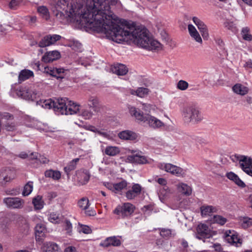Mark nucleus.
<instances>
[{
    "label": "nucleus",
    "instance_id": "nucleus-57",
    "mask_svg": "<svg viewBox=\"0 0 252 252\" xmlns=\"http://www.w3.org/2000/svg\"><path fill=\"white\" fill-rule=\"evenodd\" d=\"M243 67L247 70L252 68V61L251 60L246 62L243 65Z\"/></svg>",
    "mask_w": 252,
    "mask_h": 252
},
{
    "label": "nucleus",
    "instance_id": "nucleus-14",
    "mask_svg": "<svg viewBox=\"0 0 252 252\" xmlns=\"http://www.w3.org/2000/svg\"><path fill=\"white\" fill-rule=\"evenodd\" d=\"M145 122L149 126L154 129H160L165 126L164 124L160 120L151 115H146Z\"/></svg>",
    "mask_w": 252,
    "mask_h": 252
},
{
    "label": "nucleus",
    "instance_id": "nucleus-36",
    "mask_svg": "<svg viewBox=\"0 0 252 252\" xmlns=\"http://www.w3.org/2000/svg\"><path fill=\"white\" fill-rule=\"evenodd\" d=\"M33 76V73L32 71L28 69H24L20 72L19 75V80L20 81H24Z\"/></svg>",
    "mask_w": 252,
    "mask_h": 252
},
{
    "label": "nucleus",
    "instance_id": "nucleus-8",
    "mask_svg": "<svg viewBox=\"0 0 252 252\" xmlns=\"http://www.w3.org/2000/svg\"><path fill=\"white\" fill-rule=\"evenodd\" d=\"M223 237L231 245L239 247L242 244V240L238 237V234L234 230L226 231L223 234Z\"/></svg>",
    "mask_w": 252,
    "mask_h": 252
},
{
    "label": "nucleus",
    "instance_id": "nucleus-1",
    "mask_svg": "<svg viewBox=\"0 0 252 252\" xmlns=\"http://www.w3.org/2000/svg\"><path fill=\"white\" fill-rule=\"evenodd\" d=\"M110 5L121 7L122 4L119 0H57L52 11L58 18L104 33L114 42L131 40L148 50L162 49L161 43L149 36L146 29L119 18Z\"/></svg>",
    "mask_w": 252,
    "mask_h": 252
},
{
    "label": "nucleus",
    "instance_id": "nucleus-7",
    "mask_svg": "<svg viewBox=\"0 0 252 252\" xmlns=\"http://www.w3.org/2000/svg\"><path fill=\"white\" fill-rule=\"evenodd\" d=\"M159 169L164 170L176 176H183L185 171L181 167L171 163H160L158 164Z\"/></svg>",
    "mask_w": 252,
    "mask_h": 252
},
{
    "label": "nucleus",
    "instance_id": "nucleus-22",
    "mask_svg": "<svg viewBox=\"0 0 252 252\" xmlns=\"http://www.w3.org/2000/svg\"><path fill=\"white\" fill-rule=\"evenodd\" d=\"M141 191V187L138 184H134L131 188V189L128 190L126 193V197L128 200H131L134 199L138 194L140 193Z\"/></svg>",
    "mask_w": 252,
    "mask_h": 252
},
{
    "label": "nucleus",
    "instance_id": "nucleus-16",
    "mask_svg": "<svg viewBox=\"0 0 252 252\" xmlns=\"http://www.w3.org/2000/svg\"><path fill=\"white\" fill-rule=\"evenodd\" d=\"M61 58V54L57 50L47 52L43 56L42 60L45 63L52 62L59 59Z\"/></svg>",
    "mask_w": 252,
    "mask_h": 252
},
{
    "label": "nucleus",
    "instance_id": "nucleus-32",
    "mask_svg": "<svg viewBox=\"0 0 252 252\" xmlns=\"http://www.w3.org/2000/svg\"><path fill=\"white\" fill-rule=\"evenodd\" d=\"M35 237L36 240H40V237L44 235L46 232V229L44 224L42 223H38L35 227Z\"/></svg>",
    "mask_w": 252,
    "mask_h": 252
},
{
    "label": "nucleus",
    "instance_id": "nucleus-23",
    "mask_svg": "<svg viewBox=\"0 0 252 252\" xmlns=\"http://www.w3.org/2000/svg\"><path fill=\"white\" fill-rule=\"evenodd\" d=\"M111 71L118 75H125L128 72L127 67L121 63L115 64L111 66Z\"/></svg>",
    "mask_w": 252,
    "mask_h": 252
},
{
    "label": "nucleus",
    "instance_id": "nucleus-19",
    "mask_svg": "<svg viewBox=\"0 0 252 252\" xmlns=\"http://www.w3.org/2000/svg\"><path fill=\"white\" fill-rule=\"evenodd\" d=\"M188 29L191 38L197 43L202 44L203 42L202 39L195 27L191 24H189Z\"/></svg>",
    "mask_w": 252,
    "mask_h": 252
},
{
    "label": "nucleus",
    "instance_id": "nucleus-58",
    "mask_svg": "<svg viewBox=\"0 0 252 252\" xmlns=\"http://www.w3.org/2000/svg\"><path fill=\"white\" fill-rule=\"evenodd\" d=\"M1 118L2 119L10 120L13 118V116L8 113L4 112L1 115Z\"/></svg>",
    "mask_w": 252,
    "mask_h": 252
},
{
    "label": "nucleus",
    "instance_id": "nucleus-56",
    "mask_svg": "<svg viewBox=\"0 0 252 252\" xmlns=\"http://www.w3.org/2000/svg\"><path fill=\"white\" fill-rule=\"evenodd\" d=\"M55 68L52 66H46L44 68V72L55 76Z\"/></svg>",
    "mask_w": 252,
    "mask_h": 252
},
{
    "label": "nucleus",
    "instance_id": "nucleus-9",
    "mask_svg": "<svg viewBox=\"0 0 252 252\" xmlns=\"http://www.w3.org/2000/svg\"><path fill=\"white\" fill-rule=\"evenodd\" d=\"M135 209L133 205L130 203H125L122 206H118L115 209L114 213L122 217L131 215Z\"/></svg>",
    "mask_w": 252,
    "mask_h": 252
},
{
    "label": "nucleus",
    "instance_id": "nucleus-47",
    "mask_svg": "<svg viewBox=\"0 0 252 252\" xmlns=\"http://www.w3.org/2000/svg\"><path fill=\"white\" fill-rule=\"evenodd\" d=\"M78 231L80 233H83L84 234H90L92 232V229L90 227L87 225L79 224L77 228Z\"/></svg>",
    "mask_w": 252,
    "mask_h": 252
},
{
    "label": "nucleus",
    "instance_id": "nucleus-59",
    "mask_svg": "<svg viewBox=\"0 0 252 252\" xmlns=\"http://www.w3.org/2000/svg\"><path fill=\"white\" fill-rule=\"evenodd\" d=\"M38 160L40 163L43 164L47 163L49 162V159L43 156H40Z\"/></svg>",
    "mask_w": 252,
    "mask_h": 252
},
{
    "label": "nucleus",
    "instance_id": "nucleus-60",
    "mask_svg": "<svg viewBox=\"0 0 252 252\" xmlns=\"http://www.w3.org/2000/svg\"><path fill=\"white\" fill-rule=\"evenodd\" d=\"M64 252H78L76 248L73 246L67 247L65 250Z\"/></svg>",
    "mask_w": 252,
    "mask_h": 252
},
{
    "label": "nucleus",
    "instance_id": "nucleus-45",
    "mask_svg": "<svg viewBox=\"0 0 252 252\" xmlns=\"http://www.w3.org/2000/svg\"><path fill=\"white\" fill-rule=\"evenodd\" d=\"M115 192L118 193L127 186V183L125 181H122L119 183L114 184Z\"/></svg>",
    "mask_w": 252,
    "mask_h": 252
},
{
    "label": "nucleus",
    "instance_id": "nucleus-11",
    "mask_svg": "<svg viewBox=\"0 0 252 252\" xmlns=\"http://www.w3.org/2000/svg\"><path fill=\"white\" fill-rule=\"evenodd\" d=\"M78 206L82 210L85 211L86 215L94 216L95 215V212L89 208L90 203L87 197H84L80 199L78 201Z\"/></svg>",
    "mask_w": 252,
    "mask_h": 252
},
{
    "label": "nucleus",
    "instance_id": "nucleus-52",
    "mask_svg": "<svg viewBox=\"0 0 252 252\" xmlns=\"http://www.w3.org/2000/svg\"><path fill=\"white\" fill-rule=\"evenodd\" d=\"M160 235L164 238H168L172 236V233L170 229H162L160 232Z\"/></svg>",
    "mask_w": 252,
    "mask_h": 252
},
{
    "label": "nucleus",
    "instance_id": "nucleus-53",
    "mask_svg": "<svg viewBox=\"0 0 252 252\" xmlns=\"http://www.w3.org/2000/svg\"><path fill=\"white\" fill-rule=\"evenodd\" d=\"M70 46L75 50L80 51L82 48V44L77 41H73L70 43Z\"/></svg>",
    "mask_w": 252,
    "mask_h": 252
},
{
    "label": "nucleus",
    "instance_id": "nucleus-63",
    "mask_svg": "<svg viewBox=\"0 0 252 252\" xmlns=\"http://www.w3.org/2000/svg\"><path fill=\"white\" fill-rule=\"evenodd\" d=\"M18 156L19 158H23V159L26 158H28L29 157L28 154H27L26 152H22L20 153L18 155Z\"/></svg>",
    "mask_w": 252,
    "mask_h": 252
},
{
    "label": "nucleus",
    "instance_id": "nucleus-28",
    "mask_svg": "<svg viewBox=\"0 0 252 252\" xmlns=\"http://www.w3.org/2000/svg\"><path fill=\"white\" fill-rule=\"evenodd\" d=\"M226 176L228 179L234 182L239 187L244 188L246 186L245 184L234 173L232 172H228L226 173Z\"/></svg>",
    "mask_w": 252,
    "mask_h": 252
},
{
    "label": "nucleus",
    "instance_id": "nucleus-2",
    "mask_svg": "<svg viewBox=\"0 0 252 252\" xmlns=\"http://www.w3.org/2000/svg\"><path fill=\"white\" fill-rule=\"evenodd\" d=\"M17 95L26 100L37 101V104L45 109L53 108L58 114H66V104L68 98H59L46 100L37 99L40 98L41 93L34 87H21L17 92Z\"/></svg>",
    "mask_w": 252,
    "mask_h": 252
},
{
    "label": "nucleus",
    "instance_id": "nucleus-43",
    "mask_svg": "<svg viewBox=\"0 0 252 252\" xmlns=\"http://www.w3.org/2000/svg\"><path fill=\"white\" fill-rule=\"evenodd\" d=\"M33 189V183L32 182H28L24 187L22 194L23 196L29 195L32 191Z\"/></svg>",
    "mask_w": 252,
    "mask_h": 252
},
{
    "label": "nucleus",
    "instance_id": "nucleus-4",
    "mask_svg": "<svg viewBox=\"0 0 252 252\" xmlns=\"http://www.w3.org/2000/svg\"><path fill=\"white\" fill-rule=\"evenodd\" d=\"M129 151L132 155H128L126 157V159L131 163L143 164L151 163L153 161L152 159L143 156L141 151L134 150H129Z\"/></svg>",
    "mask_w": 252,
    "mask_h": 252
},
{
    "label": "nucleus",
    "instance_id": "nucleus-29",
    "mask_svg": "<svg viewBox=\"0 0 252 252\" xmlns=\"http://www.w3.org/2000/svg\"><path fill=\"white\" fill-rule=\"evenodd\" d=\"M120 149L117 146H108L104 150V153L109 156L114 157L120 154Z\"/></svg>",
    "mask_w": 252,
    "mask_h": 252
},
{
    "label": "nucleus",
    "instance_id": "nucleus-54",
    "mask_svg": "<svg viewBox=\"0 0 252 252\" xmlns=\"http://www.w3.org/2000/svg\"><path fill=\"white\" fill-rule=\"evenodd\" d=\"M16 126L14 123H7L4 126L3 128L7 131H13L16 129Z\"/></svg>",
    "mask_w": 252,
    "mask_h": 252
},
{
    "label": "nucleus",
    "instance_id": "nucleus-44",
    "mask_svg": "<svg viewBox=\"0 0 252 252\" xmlns=\"http://www.w3.org/2000/svg\"><path fill=\"white\" fill-rule=\"evenodd\" d=\"M99 103L98 99L95 96H91L88 99V105L90 108H96Z\"/></svg>",
    "mask_w": 252,
    "mask_h": 252
},
{
    "label": "nucleus",
    "instance_id": "nucleus-18",
    "mask_svg": "<svg viewBox=\"0 0 252 252\" xmlns=\"http://www.w3.org/2000/svg\"><path fill=\"white\" fill-rule=\"evenodd\" d=\"M80 108V105L68 99L66 104V114L65 115L78 114Z\"/></svg>",
    "mask_w": 252,
    "mask_h": 252
},
{
    "label": "nucleus",
    "instance_id": "nucleus-41",
    "mask_svg": "<svg viewBox=\"0 0 252 252\" xmlns=\"http://www.w3.org/2000/svg\"><path fill=\"white\" fill-rule=\"evenodd\" d=\"M241 34L245 40L248 41L252 40V35L250 33V30L248 27H244L242 29Z\"/></svg>",
    "mask_w": 252,
    "mask_h": 252
},
{
    "label": "nucleus",
    "instance_id": "nucleus-3",
    "mask_svg": "<svg viewBox=\"0 0 252 252\" xmlns=\"http://www.w3.org/2000/svg\"><path fill=\"white\" fill-rule=\"evenodd\" d=\"M182 116L185 122L196 124L204 119L200 109L193 105H189L183 107Z\"/></svg>",
    "mask_w": 252,
    "mask_h": 252
},
{
    "label": "nucleus",
    "instance_id": "nucleus-17",
    "mask_svg": "<svg viewBox=\"0 0 252 252\" xmlns=\"http://www.w3.org/2000/svg\"><path fill=\"white\" fill-rule=\"evenodd\" d=\"M232 89L235 94L241 96L247 94L249 92V88L247 84L239 83L235 84Z\"/></svg>",
    "mask_w": 252,
    "mask_h": 252
},
{
    "label": "nucleus",
    "instance_id": "nucleus-35",
    "mask_svg": "<svg viewBox=\"0 0 252 252\" xmlns=\"http://www.w3.org/2000/svg\"><path fill=\"white\" fill-rule=\"evenodd\" d=\"M45 176L46 177L52 178L53 179L58 180L61 178V172L57 170H48L45 171Z\"/></svg>",
    "mask_w": 252,
    "mask_h": 252
},
{
    "label": "nucleus",
    "instance_id": "nucleus-51",
    "mask_svg": "<svg viewBox=\"0 0 252 252\" xmlns=\"http://www.w3.org/2000/svg\"><path fill=\"white\" fill-rule=\"evenodd\" d=\"M89 129L91 131L97 133L99 135H102L104 137H106L107 136V133L106 132L102 131L94 126H90Z\"/></svg>",
    "mask_w": 252,
    "mask_h": 252
},
{
    "label": "nucleus",
    "instance_id": "nucleus-46",
    "mask_svg": "<svg viewBox=\"0 0 252 252\" xmlns=\"http://www.w3.org/2000/svg\"><path fill=\"white\" fill-rule=\"evenodd\" d=\"M189 86V83L187 81L181 80L177 83L176 88L179 90L185 91L188 88Z\"/></svg>",
    "mask_w": 252,
    "mask_h": 252
},
{
    "label": "nucleus",
    "instance_id": "nucleus-48",
    "mask_svg": "<svg viewBox=\"0 0 252 252\" xmlns=\"http://www.w3.org/2000/svg\"><path fill=\"white\" fill-rule=\"evenodd\" d=\"M213 221L222 225L226 222L227 220L221 216L215 215L213 217Z\"/></svg>",
    "mask_w": 252,
    "mask_h": 252
},
{
    "label": "nucleus",
    "instance_id": "nucleus-38",
    "mask_svg": "<svg viewBox=\"0 0 252 252\" xmlns=\"http://www.w3.org/2000/svg\"><path fill=\"white\" fill-rule=\"evenodd\" d=\"M223 25L225 28L232 32L236 33L238 31L236 25L233 21L227 19L224 22Z\"/></svg>",
    "mask_w": 252,
    "mask_h": 252
},
{
    "label": "nucleus",
    "instance_id": "nucleus-50",
    "mask_svg": "<svg viewBox=\"0 0 252 252\" xmlns=\"http://www.w3.org/2000/svg\"><path fill=\"white\" fill-rule=\"evenodd\" d=\"M63 227L66 231V233L69 235H71L72 229V226L71 222L68 220H65L63 223Z\"/></svg>",
    "mask_w": 252,
    "mask_h": 252
},
{
    "label": "nucleus",
    "instance_id": "nucleus-37",
    "mask_svg": "<svg viewBox=\"0 0 252 252\" xmlns=\"http://www.w3.org/2000/svg\"><path fill=\"white\" fill-rule=\"evenodd\" d=\"M48 219L50 222L55 224L59 223L62 220L60 215L55 212L50 213L48 215Z\"/></svg>",
    "mask_w": 252,
    "mask_h": 252
},
{
    "label": "nucleus",
    "instance_id": "nucleus-61",
    "mask_svg": "<svg viewBox=\"0 0 252 252\" xmlns=\"http://www.w3.org/2000/svg\"><path fill=\"white\" fill-rule=\"evenodd\" d=\"M105 186L110 190L115 192V186L114 184L110 183H106L105 184Z\"/></svg>",
    "mask_w": 252,
    "mask_h": 252
},
{
    "label": "nucleus",
    "instance_id": "nucleus-24",
    "mask_svg": "<svg viewBox=\"0 0 252 252\" xmlns=\"http://www.w3.org/2000/svg\"><path fill=\"white\" fill-rule=\"evenodd\" d=\"M179 192L185 196H189L192 193L191 188L184 183H180L176 185Z\"/></svg>",
    "mask_w": 252,
    "mask_h": 252
},
{
    "label": "nucleus",
    "instance_id": "nucleus-33",
    "mask_svg": "<svg viewBox=\"0 0 252 252\" xmlns=\"http://www.w3.org/2000/svg\"><path fill=\"white\" fill-rule=\"evenodd\" d=\"M239 223L243 228L246 229L252 226V218L248 217H240Z\"/></svg>",
    "mask_w": 252,
    "mask_h": 252
},
{
    "label": "nucleus",
    "instance_id": "nucleus-10",
    "mask_svg": "<svg viewBox=\"0 0 252 252\" xmlns=\"http://www.w3.org/2000/svg\"><path fill=\"white\" fill-rule=\"evenodd\" d=\"M61 36L58 34H49L43 37L38 43L40 47H46L54 44L61 39Z\"/></svg>",
    "mask_w": 252,
    "mask_h": 252
},
{
    "label": "nucleus",
    "instance_id": "nucleus-13",
    "mask_svg": "<svg viewBox=\"0 0 252 252\" xmlns=\"http://www.w3.org/2000/svg\"><path fill=\"white\" fill-rule=\"evenodd\" d=\"M15 178V172L9 168H3L0 170V181L10 182Z\"/></svg>",
    "mask_w": 252,
    "mask_h": 252
},
{
    "label": "nucleus",
    "instance_id": "nucleus-42",
    "mask_svg": "<svg viewBox=\"0 0 252 252\" xmlns=\"http://www.w3.org/2000/svg\"><path fill=\"white\" fill-rule=\"evenodd\" d=\"M78 115L81 116L85 120H89L93 117V113L89 110L80 108Z\"/></svg>",
    "mask_w": 252,
    "mask_h": 252
},
{
    "label": "nucleus",
    "instance_id": "nucleus-21",
    "mask_svg": "<svg viewBox=\"0 0 252 252\" xmlns=\"http://www.w3.org/2000/svg\"><path fill=\"white\" fill-rule=\"evenodd\" d=\"M118 137L122 140L133 141L137 139L138 135L132 131L126 130L119 132Z\"/></svg>",
    "mask_w": 252,
    "mask_h": 252
},
{
    "label": "nucleus",
    "instance_id": "nucleus-34",
    "mask_svg": "<svg viewBox=\"0 0 252 252\" xmlns=\"http://www.w3.org/2000/svg\"><path fill=\"white\" fill-rule=\"evenodd\" d=\"M79 182L82 185L86 184L89 180L90 175L87 171L80 172L77 174Z\"/></svg>",
    "mask_w": 252,
    "mask_h": 252
},
{
    "label": "nucleus",
    "instance_id": "nucleus-31",
    "mask_svg": "<svg viewBox=\"0 0 252 252\" xmlns=\"http://www.w3.org/2000/svg\"><path fill=\"white\" fill-rule=\"evenodd\" d=\"M149 90L144 87H139L136 90H132L130 91L131 94L137 95L140 97H145L149 94Z\"/></svg>",
    "mask_w": 252,
    "mask_h": 252
},
{
    "label": "nucleus",
    "instance_id": "nucleus-20",
    "mask_svg": "<svg viewBox=\"0 0 252 252\" xmlns=\"http://www.w3.org/2000/svg\"><path fill=\"white\" fill-rule=\"evenodd\" d=\"M121 244V242L118 236H112L106 238L100 244V245L104 247H108L111 246L118 247Z\"/></svg>",
    "mask_w": 252,
    "mask_h": 252
},
{
    "label": "nucleus",
    "instance_id": "nucleus-40",
    "mask_svg": "<svg viewBox=\"0 0 252 252\" xmlns=\"http://www.w3.org/2000/svg\"><path fill=\"white\" fill-rule=\"evenodd\" d=\"M79 158H76L71 160L68 165L64 168L65 172L68 174V173L72 170L75 169L77 163L79 161Z\"/></svg>",
    "mask_w": 252,
    "mask_h": 252
},
{
    "label": "nucleus",
    "instance_id": "nucleus-49",
    "mask_svg": "<svg viewBox=\"0 0 252 252\" xmlns=\"http://www.w3.org/2000/svg\"><path fill=\"white\" fill-rule=\"evenodd\" d=\"M68 71L67 70H64L62 68H55V76H57L60 78H63L64 74V75L66 74V73Z\"/></svg>",
    "mask_w": 252,
    "mask_h": 252
},
{
    "label": "nucleus",
    "instance_id": "nucleus-25",
    "mask_svg": "<svg viewBox=\"0 0 252 252\" xmlns=\"http://www.w3.org/2000/svg\"><path fill=\"white\" fill-rule=\"evenodd\" d=\"M42 249L43 252H60L59 246L53 242L44 243Z\"/></svg>",
    "mask_w": 252,
    "mask_h": 252
},
{
    "label": "nucleus",
    "instance_id": "nucleus-55",
    "mask_svg": "<svg viewBox=\"0 0 252 252\" xmlns=\"http://www.w3.org/2000/svg\"><path fill=\"white\" fill-rule=\"evenodd\" d=\"M21 2L20 0H12L9 4V7L15 9L19 6Z\"/></svg>",
    "mask_w": 252,
    "mask_h": 252
},
{
    "label": "nucleus",
    "instance_id": "nucleus-64",
    "mask_svg": "<svg viewBox=\"0 0 252 252\" xmlns=\"http://www.w3.org/2000/svg\"><path fill=\"white\" fill-rule=\"evenodd\" d=\"M157 182L161 185H165L166 184V181L164 178H158Z\"/></svg>",
    "mask_w": 252,
    "mask_h": 252
},
{
    "label": "nucleus",
    "instance_id": "nucleus-27",
    "mask_svg": "<svg viewBox=\"0 0 252 252\" xmlns=\"http://www.w3.org/2000/svg\"><path fill=\"white\" fill-rule=\"evenodd\" d=\"M129 113L131 115L134 116L137 120L145 122L146 115H144L143 112H141L140 110H137L135 107H130Z\"/></svg>",
    "mask_w": 252,
    "mask_h": 252
},
{
    "label": "nucleus",
    "instance_id": "nucleus-30",
    "mask_svg": "<svg viewBox=\"0 0 252 252\" xmlns=\"http://www.w3.org/2000/svg\"><path fill=\"white\" fill-rule=\"evenodd\" d=\"M32 203L35 210L42 209L44 205V202L42 199V197L40 195H37L33 197L32 200Z\"/></svg>",
    "mask_w": 252,
    "mask_h": 252
},
{
    "label": "nucleus",
    "instance_id": "nucleus-6",
    "mask_svg": "<svg viewBox=\"0 0 252 252\" xmlns=\"http://www.w3.org/2000/svg\"><path fill=\"white\" fill-rule=\"evenodd\" d=\"M3 203L10 209H22L25 204V200L18 197H7L3 199Z\"/></svg>",
    "mask_w": 252,
    "mask_h": 252
},
{
    "label": "nucleus",
    "instance_id": "nucleus-5",
    "mask_svg": "<svg viewBox=\"0 0 252 252\" xmlns=\"http://www.w3.org/2000/svg\"><path fill=\"white\" fill-rule=\"evenodd\" d=\"M216 234V232L210 228L207 224L200 223L196 227V237L200 240L209 238Z\"/></svg>",
    "mask_w": 252,
    "mask_h": 252
},
{
    "label": "nucleus",
    "instance_id": "nucleus-12",
    "mask_svg": "<svg viewBox=\"0 0 252 252\" xmlns=\"http://www.w3.org/2000/svg\"><path fill=\"white\" fill-rule=\"evenodd\" d=\"M192 20L194 24L197 27L204 39H208L209 34L207 26L197 17H193Z\"/></svg>",
    "mask_w": 252,
    "mask_h": 252
},
{
    "label": "nucleus",
    "instance_id": "nucleus-39",
    "mask_svg": "<svg viewBox=\"0 0 252 252\" xmlns=\"http://www.w3.org/2000/svg\"><path fill=\"white\" fill-rule=\"evenodd\" d=\"M37 11L40 15L45 20L49 18L50 15L47 8L45 6H40L37 8Z\"/></svg>",
    "mask_w": 252,
    "mask_h": 252
},
{
    "label": "nucleus",
    "instance_id": "nucleus-26",
    "mask_svg": "<svg viewBox=\"0 0 252 252\" xmlns=\"http://www.w3.org/2000/svg\"><path fill=\"white\" fill-rule=\"evenodd\" d=\"M216 211V208L212 206L203 205L200 207V212L203 217L211 216Z\"/></svg>",
    "mask_w": 252,
    "mask_h": 252
},
{
    "label": "nucleus",
    "instance_id": "nucleus-62",
    "mask_svg": "<svg viewBox=\"0 0 252 252\" xmlns=\"http://www.w3.org/2000/svg\"><path fill=\"white\" fill-rule=\"evenodd\" d=\"M6 194L7 195H17L19 194V191L16 189H13V190H11L10 191H7Z\"/></svg>",
    "mask_w": 252,
    "mask_h": 252
},
{
    "label": "nucleus",
    "instance_id": "nucleus-15",
    "mask_svg": "<svg viewBox=\"0 0 252 252\" xmlns=\"http://www.w3.org/2000/svg\"><path fill=\"white\" fill-rule=\"evenodd\" d=\"M239 163L243 170L252 176V159L242 157L239 159Z\"/></svg>",
    "mask_w": 252,
    "mask_h": 252
}]
</instances>
